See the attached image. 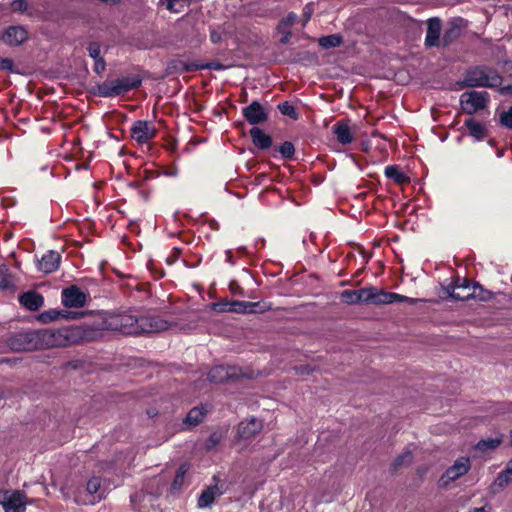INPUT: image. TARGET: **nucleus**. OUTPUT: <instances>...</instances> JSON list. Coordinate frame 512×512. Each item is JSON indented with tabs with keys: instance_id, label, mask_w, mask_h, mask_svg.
I'll list each match as a JSON object with an SVG mask.
<instances>
[{
	"instance_id": "42",
	"label": "nucleus",
	"mask_w": 512,
	"mask_h": 512,
	"mask_svg": "<svg viewBox=\"0 0 512 512\" xmlns=\"http://www.w3.org/2000/svg\"><path fill=\"white\" fill-rule=\"evenodd\" d=\"M470 289L472 288V286L470 285L469 281L465 278L461 279V278H457V280L455 281L454 284L452 285H449L448 288H447V292L448 294L450 295L451 293H457L455 290L456 289Z\"/></svg>"
},
{
	"instance_id": "13",
	"label": "nucleus",
	"mask_w": 512,
	"mask_h": 512,
	"mask_svg": "<svg viewBox=\"0 0 512 512\" xmlns=\"http://www.w3.org/2000/svg\"><path fill=\"white\" fill-rule=\"evenodd\" d=\"M28 39V32L24 26L11 25L1 35V40L8 46H19Z\"/></svg>"
},
{
	"instance_id": "26",
	"label": "nucleus",
	"mask_w": 512,
	"mask_h": 512,
	"mask_svg": "<svg viewBox=\"0 0 512 512\" xmlns=\"http://www.w3.org/2000/svg\"><path fill=\"white\" fill-rule=\"evenodd\" d=\"M253 144L261 150L269 149L272 146V138L259 127L254 126L250 130Z\"/></svg>"
},
{
	"instance_id": "50",
	"label": "nucleus",
	"mask_w": 512,
	"mask_h": 512,
	"mask_svg": "<svg viewBox=\"0 0 512 512\" xmlns=\"http://www.w3.org/2000/svg\"><path fill=\"white\" fill-rule=\"evenodd\" d=\"M218 443H219V436L216 433H214V434L210 435V437L208 438L207 443H206V448L212 449Z\"/></svg>"
},
{
	"instance_id": "4",
	"label": "nucleus",
	"mask_w": 512,
	"mask_h": 512,
	"mask_svg": "<svg viewBox=\"0 0 512 512\" xmlns=\"http://www.w3.org/2000/svg\"><path fill=\"white\" fill-rule=\"evenodd\" d=\"M41 349L65 347L76 341L77 338H88L82 335L79 328H64L59 330H39Z\"/></svg>"
},
{
	"instance_id": "45",
	"label": "nucleus",
	"mask_w": 512,
	"mask_h": 512,
	"mask_svg": "<svg viewBox=\"0 0 512 512\" xmlns=\"http://www.w3.org/2000/svg\"><path fill=\"white\" fill-rule=\"evenodd\" d=\"M296 19L297 15L295 13H289L280 21L278 25V31H282V29H289V27L296 21Z\"/></svg>"
},
{
	"instance_id": "29",
	"label": "nucleus",
	"mask_w": 512,
	"mask_h": 512,
	"mask_svg": "<svg viewBox=\"0 0 512 512\" xmlns=\"http://www.w3.org/2000/svg\"><path fill=\"white\" fill-rule=\"evenodd\" d=\"M462 27L459 24V20H451L449 21L447 27L444 30L442 36V43L444 46L450 45L453 41H455L461 34Z\"/></svg>"
},
{
	"instance_id": "52",
	"label": "nucleus",
	"mask_w": 512,
	"mask_h": 512,
	"mask_svg": "<svg viewBox=\"0 0 512 512\" xmlns=\"http://www.w3.org/2000/svg\"><path fill=\"white\" fill-rule=\"evenodd\" d=\"M225 255H226V262L229 263L232 266L235 265V261L233 259L232 251L231 250H226L225 251Z\"/></svg>"
},
{
	"instance_id": "38",
	"label": "nucleus",
	"mask_w": 512,
	"mask_h": 512,
	"mask_svg": "<svg viewBox=\"0 0 512 512\" xmlns=\"http://www.w3.org/2000/svg\"><path fill=\"white\" fill-rule=\"evenodd\" d=\"M278 110L286 116H289L290 118L297 120L298 119V113L296 112V109L293 105H291L288 101H284L278 104Z\"/></svg>"
},
{
	"instance_id": "9",
	"label": "nucleus",
	"mask_w": 512,
	"mask_h": 512,
	"mask_svg": "<svg viewBox=\"0 0 512 512\" xmlns=\"http://www.w3.org/2000/svg\"><path fill=\"white\" fill-rule=\"evenodd\" d=\"M61 301L67 308H81L86 304L87 295L76 285H71L62 290Z\"/></svg>"
},
{
	"instance_id": "59",
	"label": "nucleus",
	"mask_w": 512,
	"mask_h": 512,
	"mask_svg": "<svg viewBox=\"0 0 512 512\" xmlns=\"http://www.w3.org/2000/svg\"><path fill=\"white\" fill-rule=\"evenodd\" d=\"M1 362H2V363H4V362H5V363H8V362H9V360H8V359H3Z\"/></svg>"
},
{
	"instance_id": "55",
	"label": "nucleus",
	"mask_w": 512,
	"mask_h": 512,
	"mask_svg": "<svg viewBox=\"0 0 512 512\" xmlns=\"http://www.w3.org/2000/svg\"><path fill=\"white\" fill-rule=\"evenodd\" d=\"M237 252H238L239 254H241V255H244V254H246V253H247V249H246V247L241 246V247H239V248L237 249Z\"/></svg>"
},
{
	"instance_id": "48",
	"label": "nucleus",
	"mask_w": 512,
	"mask_h": 512,
	"mask_svg": "<svg viewBox=\"0 0 512 512\" xmlns=\"http://www.w3.org/2000/svg\"><path fill=\"white\" fill-rule=\"evenodd\" d=\"M181 0H160V4L171 12H179L177 7Z\"/></svg>"
},
{
	"instance_id": "57",
	"label": "nucleus",
	"mask_w": 512,
	"mask_h": 512,
	"mask_svg": "<svg viewBox=\"0 0 512 512\" xmlns=\"http://www.w3.org/2000/svg\"><path fill=\"white\" fill-rule=\"evenodd\" d=\"M139 495L138 494H135V495H132L131 496V502H135L137 499H138Z\"/></svg>"
},
{
	"instance_id": "40",
	"label": "nucleus",
	"mask_w": 512,
	"mask_h": 512,
	"mask_svg": "<svg viewBox=\"0 0 512 512\" xmlns=\"http://www.w3.org/2000/svg\"><path fill=\"white\" fill-rule=\"evenodd\" d=\"M413 456L410 451H405L400 454L393 462V470H397L399 467L409 464L412 462Z\"/></svg>"
},
{
	"instance_id": "53",
	"label": "nucleus",
	"mask_w": 512,
	"mask_h": 512,
	"mask_svg": "<svg viewBox=\"0 0 512 512\" xmlns=\"http://www.w3.org/2000/svg\"><path fill=\"white\" fill-rule=\"evenodd\" d=\"M500 93L501 94L512 95V84H509V85L501 87Z\"/></svg>"
},
{
	"instance_id": "28",
	"label": "nucleus",
	"mask_w": 512,
	"mask_h": 512,
	"mask_svg": "<svg viewBox=\"0 0 512 512\" xmlns=\"http://www.w3.org/2000/svg\"><path fill=\"white\" fill-rule=\"evenodd\" d=\"M464 126L468 129V134L476 141H482L487 137V130L483 124L474 118H468L464 121Z\"/></svg>"
},
{
	"instance_id": "27",
	"label": "nucleus",
	"mask_w": 512,
	"mask_h": 512,
	"mask_svg": "<svg viewBox=\"0 0 512 512\" xmlns=\"http://www.w3.org/2000/svg\"><path fill=\"white\" fill-rule=\"evenodd\" d=\"M183 70L186 72H193L203 69L215 70V71H223L228 68V66L218 62L212 61L208 63H197V62H184L182 63Z\"/></svg>"
},
{
	"instance_id": "19",
	"label": "nucleus",
	"mask_w": 512,
	"mask_h": 512,
	"mask_svg": "<svg viewBox=\"0 0 512 512\" xmlns=\"http://www.w3.org/2000/svg\"><path fill=\"white\" fill-rule=\"evenodd\" d=\"M441 21L433 17L428 20L425 45L427 47H436L440 42Z\"/></svg>"
},
{
	"instance_id": "8",
	"label": "nucleus",
	"mask_w": 512,
	"mask_h": 512,
	"mask_svg": "<svg viewBox=\"0 0 512 512\" xmlns=\"http://www.w3.org/2000/svg\"><path fill=\"white\" fill-rule=\"evenodd\" d=\"M0 504L5 512H25L26 510V495L19 490L0 491Z\"/></svg>"
},
{
	"instance_id": "10",
	"label": "nucleus",
	"mask_w": 512,
	"mask_h": 512,
	"mask_svg": "<svg viewBox=\"0 0 512 512\" xmlns=\"http://www.w3.org/2000/svg\"><path fill=\"white\" fill-rule=\"evenodd\" d=\"M156 128L148 121H135L131 127V136L139 144L147 143L156 136Z\"/></svg>"
},
{
	"instance_id": "5",
	"label": "nucleus",
	"mask_w": 512,
	"mask_h": 512,
	"mask_svg": "<svg viewBox=\"0 0 512 512\" xmlns=\"http://www.w3.org/2000/svg\"><path fill=\"white\" fill-rule=\"evenodd\" d=\"M7 345L11 350L17 352L41 349L39 330L15 333L8 338Z\"/></svg>"
},
{
	"instance_id": "20",
	"label": "nucleus",
	"mask_w": 512,
	"mask_h": 512,
	"mask_svg": "<svg viewBox=\"0 0 512 512\" xmlns=\"http://www.w3.org/2000/svg\"><path fill=\"white\" fill-rule=\"evenodd\" d=\"M19 303L29 311H37L44 305V298L36 291H27L19 296Z\"/></svg>"
},
{
	"instance_id": "21",
	"label": "nucleus",
	"mask_w": 512,
	"mask_h": 512,
	"mask_svg": "<svg viewBox=\"0 0 512 512\" xmlns=\"http://www.w3.org/2000/svg\"><path fill=\"white\" fill-rule=\"evenodd\" d=\"M236 376L235 368L217 365L208 372V380L212 383H222Z\"/></svg>"
},
{
	"instance_id": "35",
	"label": "nucleus",
	"mask_w": 512,
	"mask_h": 512,
	"mask_svg": "<svg viewBox=\"0 0 512 512\" xmlns=\"http://www.w3.org/2000/svg\"><path fill=\"white\" fill-rule=\"evenodd\" d=\"M501 443V438H488L480 440L475 448L480 451H488L497 448Z\"/></svg>"
},
{
	"instance_id": "41",
	"label": "nucleus",
	"mask_w": 512,
	"mask_h": 512,
	"mask_svg": "<svg viewBox=\"0 0 512 512\" xmlns=\"http://www.w3.org/2000/svg\"><path fill=\"white\" fill-rule=\"evenodd\" d=\"M185 473H186V469L184 468V466H181L177 470L176 475H175L174 480L171 485L172 490L178 491L181 489V487L184 483Z\"/></svg>"
},
{
	"instance_id": "14",
	"label": "nucleus",
	"mask_w": 512,
	"mask_h": 512,
	"mask_svg": "<svg viewBox=\"0 0 512 512\" xmlns=\"http://www.w3.org/2000/svg\"><path fill=\"white\" fill-rule=\"evenodd\" d=\"M242 114L246 121L251 125L262 124L267 121L268 114L259 101H252L248 106L242 109Z\"/></svg>"
},
{
	"instance_id": "31",
	"label": "nucleus",
	"mask_w": 512,
	"mask_h": 512,
	"mask_svg": "<svg viewBox=\"0 0 512 512\" xmlns=\"http://www.w3.org/2000/svg\"><path fill=\"white\" fill-rule=\"evenodd\" d=\"M384 174L387 178L393 180L398 185L407 184L410 182V178L400 171L397 165L386 166Z\"/></svg>"
},
{
	"instance_id": "33",
	"label": "nucleus",
	"mask_w": 512,
	"mask_h": 512,
	"mask_svg": "<svg viewBox=\"0 0 512 512\" xmlns=\"http://www.w3.org/2000/svg\"><path fill=\"white\" fill-rule=\"evenodd\" d=\"M204 416L205 410L203 407H194L188 412L184 423L188 426H196L203 421Z\"/></svg>"
},
{
	"instance_id": "46",
	"label": "nucleus",
	"mask_w": 512,
	"mask_h": 512,
	"mask_svg": "<svg viewBox=\"0 0 512 512\" xmlns=\"http://www.w3.org/2000/svg\"><path fill=\"white\" fill-rule=\"evenodd\" d=\"M29 6V0H13L11 2V9L14 12L24 13L27 11Z\"/></svg>"
},
{
	"instance_id": "22",
	"label": "nucleus",
	"mask_w": 512,
	"mask_h": 512,
	"mask_svg": "<svg viewBox=\"0 0 512 512\" xmlns=\"http://www.w3.org/2000/svg\"><path fill=\"white\" fill-rule=\"evenodd\" d=\"M87 51L89 56L94 60L93 71L100 75L106 69V62L101 56V45L98 42H90Z\"/></svg>"
},
{
	"instance_id": "24",
	"label": "nucleus",
	"mask_w": 512,
	"mask_h": 512,
	"mask_svg": "<svg viewBox=\"0 0 512 512\" xmlns=\"http://www.w3.org/2000/svg\"><path fill=\"white\" fill-rule=\"evenodd\" d=\"M223 494V490L218 487L217 484L209 486L200 494L198 498V507L199 508H208L210 507L215 498L219 497Z\"/></svg>"
},
{
	"instance_id": "43",
	"label": "nucleus",
	"mask_w": 512,
	"mask_h": 512,
	"mask_svg": "<svg viewBox=\"0 0 512 512\" xmlns=\"http://www.w3.org/2000/svg\"><path fill=\"white\" fill-rule=\"evenodd\" d=\"M500 124L508 129H512V106L500 114Z\"/></svg>"
},
{
	"instance_id": "15",
	"label": "nucleus",
	"mask_w": 512,
	"mask_h": 512,
	"mask_svg": "<svg viewBox=\"0 0 512 512\" xmlns=\"http://www.w3.org/2000/svg\"><path fill=\"white\" fill-rule=\"evenodd\" d=\"M263 428L262 421L256 417L243 420L239 423L237 434L239 438L249 439L259 433Z\"/></svg>"
},
{
	"instance_id": "54",
	"label": "nucleus",
	"mask_w": 512,
	"mask_h": 512,
	"mask_svg": "<svg viewBox=\"0 0 512 512\" xmlns=\"http://www.w3.org/2000/svg\"><path fill=\"white\" fill-rule=\"evenodd\" d=\"M505 469L506 472L509 473L510 476H512V459L507 463Z\"/></svg>"
},
{
	"instance_id": "30",
	"label": "nucleus",
	"mask_w": 512,
	"mask_h": 512,
	"mask_svg": "<svg viewBox=\"0 0 512 512\" xmlns=\"http://www.w3.org/2000/svg\"><path fill=\"white\" fill-rule=\"evenodd\" d=\"M0 289L9 290L14 292L16 290V283L14 276L10 273L7 265H0Z\"/></svg>"
},
{
	"instance_id": "51",
	"label": "nucleus",
	"mask_w": 512,
	"mask_h": 512,
	"mask_svg": "<svg viewBox=\"0 0 512 512\" xmlns=\"http://www.w3.org/2000/svg\"><path fill=\"white\" fill-rule=\"evenodd\" d=\"M279 32L282 33L280 43L287 44L290 41L291 32L289 31V29H282V31H279Z\"/></svg>"
},
{
	"instance_id": "7",
	"label": "nucleus",
	"mask_w": 512,
	"mask_h": 512,
	"mask_svg": "<svg viewBox=\"0 0 512 512\" xmlns=\"http://www.w3.org/2000/svg\"><path fill=\"white\" fill-rule=\"evenodd\" d=\"M418 301L416 298H410L394 292H386L376 287H369V304H392V303H408L413 305Z\"/></svg>"
},
{
	"instance_id": "39",
	"label": "nucleus",
	"mask_w": 512,
	"mask_h": 512,
	"mask_svg": "<svg viewBox=\"0 0 512 512\" xmlns=\"http://www.w3.org/2000/svg\"><path fill=\"white\" fill-rule=\"evenodd\" d=\"M278 150L281 157L286 160L292 159L295 153V147L290 141H285Z\"/></svg>"
},
{
	"instance_id": "11",
	"label": "nucleus",
	"mask_w": 512,
	"mask_h": 512,
	"mask_svg": "<svg viewBox=\"0 0 512 512\" xmlns=\"http://www.w3.org/2000/svg\"><path fill=\"white\" fill-rule=\"evenodd\" d=\"M168 327V322L159 316L140 315L139 334L160 332L167 330Z\"/></svg>"
},
{
	"instance_id": "49",
	"label": "nucleus",
	"mask_w": 512,
	"mask_h": 512,
	"mask_svg": "<svg viewBox=\"0 0 512 512\" xmlns=\"http://www.w3.org/2000/svg\"><path fill=\"white\" fill-rule=\"evenodd\" d=\"M13 67H14V63L11 59L0 57V70L12 71Z\"/></svg>"
},
{
	"instance_id": "25",
	"label": "nucleus",
	"mask_w": 512,
	"mask_h": 512,
	"mask_svg": "<svg viewBox=\"0 0 512 512\" xmlns=\"http://www.w3.org/2000/svg\"><path fill=\"white\" fill-rule=\"evenodd\" d=\"M332 130L340 144L348 145L354 141V136L350 127L343 121L336 122L332 127Z\"/></svg>"
},
{
	"instance_id": "16",
	"label": "nucleus",
	"mask_w": 512,
	"mask_h": 512,
	"mask_svg": "<svg viewBox=\"0 0 512 512\" xmlns=\"http://www.w3.org/2000/svg\"><path fill=\"white\" fill-rule=\"evenodd\" d=\"M61 256L57 251L49 250L38 260V269L46 274L56 271L60 265Z\"/></svg>"
},
{
	"instance_id": "56",
	"label": "nucleus",
	"mask_w": 512,
	"mask_h": 512,
	"mask_svg": "<svg viewBox=\"0 0 512 512\" xmlns=\"http://www.w3.org/2000/svg\"><path fill=\"white\" fill-rule=\"evenodd\" d=\"M304 372H306L307 374H309V373L311 372V369H309L308 367H304V368H302L301 373H304Z\"/></svg>"
},
{
	"instance_id": "44",
	"label": "nucleus",
	"mask_w": 512,
	"mask_h": 512,
	"mask_svg": "<svg viewBox=\"0 0 512 512\" xmlns=\"http://www.w3.org/2000/svg\"><path fill=\"white\" fill-rule=\"evenodd\" d=\"M210 41L213 44H218L222 41L223 34L225 33V30L223 27H210Z\"/></svg>"
},
{
	"instance_id": "18",
	"label": "nucleus",
	"mask_w": 512,
	"mask_h": 512,
	"mask_svg": "<svg viewBox=\"0 0 512 512\" xmlns=\"http://www.w3.org/2000/svg\"><path fill=\"white\" fill-rule=\"evenodd\" d=\"M472 292H468L466 294L461 293H451L450 297L454 300H469L471 298H477L480 301H487L492 298V293L488 290H485L479 283H473Z\"/></svg>"
},
{
	"instance_id": "23",
	"label": "nucleus",
	"mask_w": 512,
	"mask_h": 512,
	"mask_svg": "<svg viewBox=\"0 0 512 512\" xmlns=\"http://www.w3.org/2000/svg\"><path fill=\"white\" fill-rule=\"evenodd\" d=\"M82 313L70 312L66 310L50 309L40 314L39 319L43 323H50L60 318L63 319H76L81 316Z\"/></svg>"
},
{
	"instance_id": "37",
	"label": "nucleus",
	"mask_w": 512,
	"mask_h": 512,
	"mask_svg": "<svg viewBox=\"0 0 512 512\" xmlns=\"http://www.w3.org/2000/svg\"><path fill=\"white\" fill-rule=\"evenodd\" d=\"M104 315L107 316V315H111V312H108V311H97L94 315H93V321L91 323V328L93 330H96V331H100V330H110V328L108 327H104L102 324V322H104Z\"/></svg>"
},
{
	"instance_id": "3",
	"label": "nucleus",
	"mask_w": 512,
	"mask_h": 512,
	"mask_svg": "<svg viewBox=\"0 0 512 512\" xmlns=\"http://www.w3.org/2000/svg\"><path fill=\"white\" fill-rule=\"evenodd\" d=\"M142 84L139 75H129L112 81H105L94 88V94L103 98H113L138 88Z\"/></svg>"
},
{
	"instance_id": "47",
	"label": "nucleus",
	"mask_w": 512,
	"mask_h": 512,
	"mask_svg": "<svg viewBox=\"0 0 512 512\" xmlns=\"http://www.w3.org/2000/svg\"><path fill=\"white\" fill-rule=\"evenodd\" d=\"M512 481V476L509 475V473L506 472V469L502 470L496 479V482L499 486L504 487L508 485Z\"/></svg>"
},
{
	"instance_id": "17",
	"label": "nucleus",
	"mask_w": 512,
	"mask_h": 512,
	"mask_svg": "<svg viewBox=\"0 0 512 512\" xmlns=\"http://www.w3.org/2000/svg\"><path fill=\"white\" fill-rule=\"evenodd\" d=\"M341 300L348 305L369 304V287L358 290H344L341 293Z\"/></svg>"
},
{
	"instance_id": "34",
	"label": "nucleus",
	"mask_w": 512,
	"mask_h": 512,
	"mask_svg": "<svg viewBox=\"0 0 512 512\" xmlns=\"http://www.w3.org/2000/svg\"><path fill=\"white\" fill-rule=\"evenodd\" d=\"M343 38L339 34H331L319 38L318 43L323 49L335 48L341 45Z\"/></svg>"
},
{
	"instance_id": "1",
	"label": "nucleus",
	"mask_w": 512,
	"mask_h": 512,
	"mask_svg": "<svg viewBox=\"0 0 512 512\" xmlns=\"http://www.w3.org/2000/svg\"><path fill=\"white\" fill-rule=\"evenodd\" d=\"M502 83V77L499 73L488 66L480 65L468 69L461 81L462 87H485L495 88Z\"/></svg>"
},
{
	"instance_id": "6",
	"label": "nucleus",
	"mask_w": 512,
	"mask_h": 512,
	"mask_svg": "<svg viewBox=\"0 0 512 512\" xmlns=\"http://www.w3.org/2000/svg\"><path fill=\"white\" fill-rule=\"evenodd\" d=\"M489 101L490 96L486 91L472 90L460 95L461 108L468 115H473L477 111L485 109Z\"/></svg>"
},
{
	"instance_id": "12",
	"label": "nucleus",
	"mask_w": 512,
	"mask_h": 512,
	"mask_svg": "<svg viewBox=\"0 0 512 512\" xmlns=\"http://www.w3.org/2000/svg\"><path fill=\"white\" fill-rule=\"evenodd\" d=\"M470 460L466 457L457 459L454 464L449 467L441 477V481L444 485L449 484L465 475L470 469Z\"/></svg>"
},
{
	"instance_id": "58",
	"label": "nucleus",
	"mask_w": 512,
	"mask_h": 512,
	"mask_svg": "<svg viewBox=\"0 0 512 512\" xmlns=\"http://www.w3.org/2000/svg\"><path fill=\"white\" fill-rule=\"evenodd\" d=\"M168 175L170 176H175L176 175V171H170L169 173H167Z\"/></svg>"
},
{
	"instance_id": "60",
	"label": "nucleus",
	"mask_w": 512,
	"mask_h": 512,
	"mask_svg": "<svg viewBox=\"0 0 512 512\" xmlns=\"http://www.w3.org/2000/svg\"><path fill=\"white\" fill-rule=\"evenodd\" d=\"M510 436H511V444H512V430L510 431Z\"/></svg>"
},
{
	"instance_id": "32",
	"label": "nucleus",
	"mask_w": 512,
	"mask_h": 512,
	"mask_svg": "<svg viewBox=\"0 0 512 512\" xmlns=\"http://www.w3.org/2000/svg\"><path fill=\"white\" fill-rule=\"evenodd\" d=\"M231 306V310L237 313L254 314L261 311L258 309L260 307L258 302L234 301Z\"/></svg>"
},
{
	"instance_id": "2",
	"label": "nucleus",
	"mask_w": 512,
	"mask_h": 512,
	"mask_svg": "<svg viewBox=\"0 0 512 512\" xmlns=\"http://www.w3.org/2000/svg\"><path fill=\"white\" fill-rule=\"evenodd\" d=\"M140 313L135 310H127L121 312H111V315H104V327L110 328L111 331H117L122 334L136 335L139 334Z\"/></svg>"
},
{
	"instance_id": "36",
	"label": "nucleus",
	"mask_w": 512,
	"mask_h": 512,
	"mask_svg": "<svg viewBox=\"0 0 512 512\" xmlns=\"http://www.w3.org/2000/svg\"><path fill=\"white\" fill-rule=\"evenodd\" d=\"M100 487H101V479L99 477H91L88 480L86 489L89 492V494H91L93 496V501L101 500V498H102L101 495L96 496Z\"/></svg>"
}]
</instances>
